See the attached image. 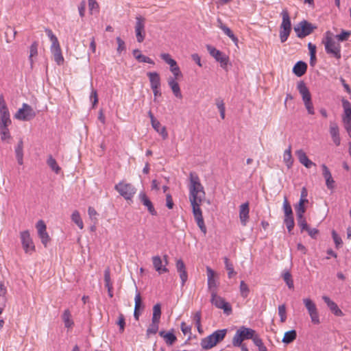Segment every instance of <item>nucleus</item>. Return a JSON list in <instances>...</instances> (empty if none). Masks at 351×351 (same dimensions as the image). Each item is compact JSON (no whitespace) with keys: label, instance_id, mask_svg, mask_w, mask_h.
Here are the masks:
<instances>
[{"label":"nucleus","instance_id":"nucleus-1","mask_svg":"<svg viewBox=\"0 0 351 351\" xmlns=\"http://www.w3.org/2000/svg\"><path fill=\"white\" fill-rule=\"evenodd\" d=\"M189 201L192 206L195 220L204 234H206V227L204 223L200 205L205 199V191L200 182L198 176L190 173Z\"/></svg>","mask_w":351,"mask_h":351},{"label":"nucleus","instance_id":"nucleus-2","mask_svg":"<svg viewBox=\"0 0 351 351\" xmlns=\"http://www.w3.org/2000/svg\"><path fill=\"white\" fill-rule=\"evenodd\" d=\"M260 337L256 331L252 328L241 326L238 329L233 337L232 344L234 346H240L241 343L245 339H252L254 343V339Z\"/></svg>","mask_w":351,"mask_h":351},{"label":"nucleus","instance_id":"nucleus-3","mask_svg":"<svg viewBox=\"0 0 351 351\" xmlns=\"http://www.w3.org/2000/svg\"><path fill=\"white\" fill-rule=\"evenodd\" d=\"M226 332V329L217 330L202 339L200 343L202 348L204 350L211 349L224 339Z\"/></svg>","mask_w":351,"mask_h":351},{"label":"nucleus","instance_id":"nucleus-4","mask_svg":"<svg viewBox=\"0 0 351 351\" xmlns=\"http://www.w3.org/2000/svg\"><path fill=\"white\" fill-rule=\"evenodd\" d=\"M327 32V35L323 39L322 43L324 45L326 52L331 56L339 60L341 58V45L336 42Z\"/></svg>","mask_w":351,"mask_h":351},{"label":"nucleus","instance_id":"nucleus-5","mask_svg":"<svg viewBox=\"0 0 351 351\" xmlns=\"http://www.w3.org/2000/svg\"><path fill=\"white\" fill-rule=\"evenodd\" d=\"M114 189L126 200H131L136 192V188L132 184L125 181L117 184Z\"/></svg>","mask_w":351,"mask_h":351},{"label":"nucleus","instance_id":"nucleus-6","mask_svg":"<svg viewBox=\"0 0 351 351\" xmlns=\"http://www.w3.org/2000/svg\"><path fill=\"white\" fill-rule=\"evenodd\" d=\"M136 23L134 26L135 36L138 43H141L145 40L146 32H145V21L146 19L141 16L137 15L135 17Z\"/></svg>","mask_w":351,"mask_h":351},{"label":"nucleus","instance_id":"nucleus-7","mask_svg":"<svg viewBox=\"0 0 351 351\" xmlns=\"http://www.w3.org/2000/svg\"><path fill=\"white\" fill-rule=\"evenodd\" d=\"M315 29H316V26L305 20L300 22L297 26L294 27L297 36L301 38L311 34Z\"/></svg>","mask_w":351,"mask_h":351},{"label":"nucleus","instance_id":"nucleus-8","mask_svg":"<svg viewBox=\"0 0 351 351\" xmlns=\"http://www.w3.org/2000/svg\"><path fill=\"white\" fill-rule=\"evenodd\" d=\"M36 116V112L33 108L27 104H23L22 108L14 115V118L21 121H29L34 119Z\"/></svg>","mask_w":351,"mask_h":351},{"label":"nucleus","instance_id":"nucleus-9","mask_svg":"<svg viewBox=\"0 0 351 351\" xmlns=\"http://www.w3.org/2000/svg\"><path fill=\"white\" fill-rule=\"evenodd\" d=\"M303 303L308 311L312 323L319 324L320 323L319 316L315 302L310 298H304Z\"/></svg>","mask_w":351,"mask_h":351},{"label":"nucleus","instance_id":"nucleus-10","mask_svg":"<svg viewBox=\"0 0 351 351\" xmlns=\"http://www.w3.org/2000/svg\"><path fill=\"white\" fill-rule=\"evenodd\" d=\"M20 237L25 252L32 254L35 251V245L31 238L29 232L28 230L21 232Z\"/></svg>","mask_w":351,"mask_h":351},{"label":"nucleus","instance_id":"nucleus-11","mask_svg":"<svg viewBox=\"0 0 351 351\" xmlns=\"http://www.w3.org/2000/svg\"><path fill=\"white\" fill-rule=\"evenodd\" d=\"M210 302L217 308L223 309L226 314L230 315L232 313V310L230 304L226 302L223 298L217 295V293H215V296H211Z\"/></svg>","mask_w":351,"mask_h":351},{"label":"nucleus","instance_id":"nucleus-12","mask_svg":"<svg viewBox=\"0 0 351 351\" xmlns=\"http://www.w3.org/2000/svg\"><path fill=\"white\" fill-rule=\"evenodd\" d=\"M163 258L164 260L162 261L159 256H154L152 258L153 266L159 274L169 271L167 267L168 265L167 255H164Z\"/></svg>","mask_w":351,"mask_h":351},{"label":"nucleus","instance_id":"nucleus-13","mask_svg":"<svg viewBox=\"0 0 351 351\" xmlns=\"http://www.w3.org/2000/svg\"><path fill=\"white\" fill-rule=\"evenodd\" d=\"M36 228L37 229L38 235L40 239L41 243L44 245L45 247H47L51 239L48 233L47 232V226L45 222L43 220H39L36 225Z\"/></svg>","mask_w":351,"mask_h":351},{"label":"nucleus","instance_id":"nucleus-14","mask_svg":"<svg viewBox=\"0 0 351 351\" xmlns=\"http://www.w3.org/2000/svg\"><path fill=\"white\" fill-rule=\"evenodd\" d=\"M206 49L210 56H212L217 62L221 63V66L222 67H224L227 65L228 59L222 52L210 45H206Z\"/></svg>","mask_w":351,"mask_h":351},{"label":"nucleus","instance_id":"nucleus-15","mask_svg":"<svg viewBox=\"0 0 351 351\" xmlns=\"http://www.w3.org/2000/svg\"><path fill=\"white\" fill-rule=\"evenodd\" d=\"M206 272L208 276V289L210 293L211 296H215L217 292V282L215 279V271L209 267H206Z\"/></svg>","mask_w":351,"mask_h":351},{"label":"nucleus","instance_id":"nucleus-16","mask_svg":"<svg viewBox=\"0 0 351 351\" xmlns=\"http://www.w3.org/2000/svg\"><path fill=\"white\" fill-rule=\"evenodd\" d=\"M295 155L299 162L303 165L306 168H311L312 166H316L315 163L312 162L306 156L305 152L302 149H298L295 151Z\"/></svg>","mask_w":351,"mask_h":351},{"label":"nucleus","instance_id":"nucleus-17","mask_svg":"<svg viewBox=\"0 0 351 351\" xmlns=\"http://www.w3.org/2000/svg\"><path fill=\"white\" fill-rule=\"evenodd\" d=\"M176 267L181 279L182 286L183 287L188 279L185 264L182 259H178L176 261Z\"/></svg>","mask_w":351,"mask_h":351},{"label":"nucleus","instance_id":"nucleus-18","mask_svg":"<svg viewBox=\"0 0 351 351\" xmlns=\"http://www.w3.org/2000/svg\"><path fill=\"white\" fill-rule=\"evenodd\" d=\"M249 213L250 208L248 202L243 203L239 206V219L243 226H246L248 221Z\"/></svg>","mask_w":351,"mask_h":351},{"label":"nucleus","instance_id":"nucleus-19","mask_svg":"<svg viewBox=\"0 0 351 351\" xmlns=\"http://www.w3.org/2000/svg\"><path fill=\"white\" fill-rule=\"evenodd\" d=\"M343 108V115L342 120L344 124L351 123V103L346 99L341 100Z\"/></svg>","mask_w":351,"mask_h":351},{"label":"nucleus","instance_id":"nucleus-20","mask_svg":"<svg viewBox=\"0 0 351 351\" xmlns=\"http://www.w3.org/2000/svg\"><path fill=\"white\" fill-rule=\"evenodd\" d=\"M322 300L327 304L331 312L336 316L341 317L343 315L342 311L338 307L337 304L330 300V298L326 295L322 296Z\"/></svg>","mask_w":351,"mask_h":351},{"label":"nucleus","instance_id":"nucleus-21","mask_svg":"<svg viewBox=\"0 0 351 351\" xmlns=\"http://www.w3.org/2000/svg\"><path fill=\"white\" fill-rule=\"evenodd\" d=\"M297 88L302 95L304 104L311 101V93L306 87V84L303 82H300L298 84Z\"/></svg>","mask_w":351,"mask_h":351},{"label":"nucleus","instance_id":"nucleus-22","mask_svg":"<svg viewBox=\"0 0 351 351\" xmlns=\"http://www.w3.org/2000/svg\"><path fill=\"white\" fill-rule=\"evenodd\" d=\"M139 199L142 204L147 207V210L152 215H156L157 213L153 206L152 202L144 192H141L138 195Z\"/></svg>","mask_w":351,"mask_h":351},{"label":"nucleus","instance_id":"nucleus-23","mask_svg":"<svg viewBox=\"0 0 351 351\" xmlns=\"http://www.w3.org/2000/svg\"><path fill=\"white\" fill-rule=\"evenodd\" d=\"M1 123L0 126H8L11 123L10 112L7 106H3L0 108Z\"/></svg>","mask_w":351,"mask_h":351},{"label":"nucleus","instance_id":"nucleus-24","mask_svg":"<svg viewBox=\"0 0 351 351\" xmlns=\"http://www.w3.org/2000/svg\"><path fill=\"white\" fill-rule=\"evenodd\" d=\"M330 134L334 143L338 146L340 145L341 139L339 137V127L335 123H330Z\"/></svg>","mask_w":351,"mask_h":351},{"label":"nucleus","instance_id":"nucleus-25","mask_svg":"<svg viewBox=\"0 0 351 351\" xmlns=\"http://www.w3.org/2000/svg\"><path fill=\"white\" fill-rule=\"evenodd\" d=\"M51 51L53 56L54 61L58 65L62 64L64 62V58L62 54L60 45L56 46H51Z\"/></svg>","mask_w":351,"mask_h":351},{"label":"nucleus","instance_id":"nucleus-26","mask_svg":"<svg viewBox=\"0 0 351 351\" xmlns=\"http://www.w3.org/2000/svg\"><path fill=\"white\" fill-rule=\"evenodd\" d=\"M167 82H168V84H169V87L171 88L173 95L176 97L181 99L182 97V93L180 91V86H179L178 83L176 82V80H175V79L173 78L172 77H170L168 78Z\"/></svg>","mask_w":351,"mask_h":351},{"label":"nucleus","instance_id":"nucleus-27","mask_svg":"<svg viewBox=\"0 0 351 351\" xmlns=\"http://www.w3.org/2000/svg\"><path fill=\"white\" fill-rule=\"evenodd\" d=\"M132 54L134 57V58L138 62H145L148 63L150 64H154L155 62L152 59L150 58L145 56L143 55L139 49H134L132 51Z\"/></svg>","mask_w":351,"mask_h":351},{"label":"nucleus","instance_id":"nucleus-28","mask_svg":"<svg viewBox=\"0 0 351 351\" xmlns=\"http://www.w3.org/2000/svg\"><path fill=\"white\" fill-rule=\"evenodd\" d=\"M147 75L149 80L151 88L160 87V77L157 72H148Z\"/></svg>","mask_w":351,"mask_h":351},{"label":"nucleus","instance_id":"nucleus-29","mask_svg":"<svg viewBox=\"0 0 351 351\" xmlns=\"http://www.w3.org/2000/svg\"><path fill=\"white\" fill-rule=\"evenodd\" d=\"M307 64L302 61L298 62L293 68V73L298 77L302 76L306 71Z\"/></svg>","mask_w":351,"mask_h":351},{"label":"nucleus","instance_id":"nucleus-30","mask_svg":"<svg viewBox=\"0 0 351 351\" xmlns=\"http://www.w3.org/2000/svg\"><path fill=\"white\" fill-rule=\"evenodd\" d=\"M280 14L282 21L280 28L291 29V19L287 10H283Z\"/></svg>","mask_w":351,"mask_h":351},{"label":"nucleus","instance_id":"nucleus-31","mask_svg":"<svg viewBox=\"0 0 351 351\" xmlns=\"http://www.w3.org/2000/svg\"><path fill=\"white\" fill-rule=\"evenodd\" d=\"M152 126L164 140L167 138L168 132L167 131L166 127L162 126L158 120H156V125L154 122L152 123Z\"/></svg>","mask_w":351,"mask_h":351},{"label":"nucleus","instance_id":"nucleus-32","mask_svg":"<svg viewBox=\"0 0 351 351\" xmlns=\"http://www.w3.org/2000/svg\"><path fill=\"white\" fill-rule=\"evenodd\" d=\"M159 335L164 339L167 345H172L177 339L176 335L171 332L160 331Z\"/></svg>","mask_w":351,"mask_h":351},{"label":"nucleus","instance_id":"nucleus-33","mask_svg":"<svg viewBox=\"0 0 351 351\" xmlns=\"http://www.w3.org/2000/svg\"><path fill=\"white\" fill-rule=\"evenodd\" d=\"M283 160L288 168H291L293 163V159L291 155V146L289 145L288 148L284 152Z\"/></svg>","mask_w":351,"mask_h":351},{"label":"nucleus","instance_id":"nucleus-34","mask_svg":"<svg viewBox=\"0 0 351 351\" xmlns=\"http://www.w3.org/2000/svg\"><path fill=\"white\" fill-rule=\"evenodd\" d=\"M297 337V332L295 330L287 331L285 333L282 342L285 344H289L293 342Z\"/></svg>","mask_w":351,"mask_h":351},{"label":"nucleus","instance_id":"nucleus-35","mask_svg":"<svg viewBox=\"0 0 351 351\" xmlns=\"http://www.w3.org/2000/svg\"><path fill=\"white\" fill-rule=\"evenodd\" d=\"M218 23H219V27L220 29L223 30L224 34L227 35L230 38H231L234 42H237L238 39L232 33L231 29L228 27L226 25H223L220 19H218Z\"/></svg>","mask_w":351,"mask_h":351},{"label":"nucleus","instance_id":"nucleus-36","mask_svg":"<svg viewBox=\"0 0 351 351\" xmlns=\"http://www.w3.org/2000/svg\"><path fill=\"white\" fill-rule=\"evenodd\" d=\"M47 163L49 167L53 171L56 173H59L60 171V167L58 165L56 160L51 156H49L47 158Z\"/></svg>","mask_w":351,"mask_h":351},{"label":"nucleus","instance_id":"nucleus-37","mask_svg":"<svg viewBox=\"0 0 351 351\" xmlns=\"http://www.w3.org/2000/svg\"><path fill=\"white\" fill-rule=\"evenodd\" d=\"M38 43L36 41H34L30 46L29 48V60L30 61L31 66H33V58L36 57L38 55Z\"/></svg>","mask_w":351,"mask_h":351},{"label":"nucleus","instance_id":"nucleus-38","mask_svg":"<svg viewBox=\"0 0 351 351\" xmlns=\"http://www.w3.org/2000/svg\"><path fill=\"white\" fill-rule=\"evenodd\" d=\"M160 58L170 66V69H173V67L178 66L176 61L171 57L170 54L161 53Z\"/></svg>","mask_w":351,"mask_h":351},{"label":"nucleus","instance_id":"nucleus-39","mask_svg":"<svg viewBox=\"0 0 351 351\" xmlns=\"http://www.w3.org/2000/svg\"><path fill=\"white\" fill-rule=\"evenodd\" d=\"M159 323L160 322L158 321L152 320V324L146 331V335L148 337L150 335H154L158 332Z\"/></svg>","mask_w":351,"mask_h":351},{"label":"nucleus","instance_id":"nucleus-40","mask_svg":"<svg viewBox=\"0 0 351 351\" xmlns=\"http://www.w3.org/2000/svg\"><path fill=\"white\" fill-rule=\"evenodd\" d=\"M71 313L69 310L66 309L64 311L62 315V319L64 323V326L66 328H70L73 326V322L71 319Z\"/></svg>","mask_w":351,"mask_h":351},{"label":"nucleus","instance_id":"nucleus-41","mask_svg":"<svg viewBox=\"0 0 351 351\" xmlns=\"http://www.w3.org/2000/svg\"><path fill=\"white\" fill-rule=\"evenodd\" d=\"M71 219L80 229H83L84 223L77 210H75L72 213Z\"/></svg>","mask_w":351,"mask_h":351},{"label":"nucleus","instance_id":"nucleus-42","mask_svg":"<svg viewBox=\"0 0 351 351\" xmlns=\"http://www.w3.org/2000/svg\"><path fill=\"white\" fill-rule=\"evenodd\" d=\"M304 200L300 199L299 204L295 206V212L297 215V218H301V217H304V213L306 211L304 207Z\"/></svg>","mask_w":351,"mask_h":351},{"label":"nucleus","instance_id":"nucleus-43","mask_svg":"<svg viewBox=\"0 0 351 351\" xmlns=\"http://www.w3.org/2000/svg\"><path fill=\"white\" fill-rule=\"evenodd\" d=\"M161 316V306L160 304H156L153 307V315L152 320L158 321L160 320Z\"/></svg>","mask_w":351,"mask_h":351},{"label":"nucleus","instance_id":"nucleus-44","mask_svg":"<svg viewBox=\"0 0 351 351\" xmlns=\"http://www.w3.org/2000/svg\"><path fill=\"white\" fill-rule=\"evenodd\" d=\"M239 289H240V292H241V295L243 298H245L248 296L249 293H250V289H249L247 285L243 280L241 281V282H240Z\"/></svg>","mask_w":351,"mask_h":351},{"label":"nucleus","instance_id":"nucleus-45","mask_svg":"<svg viewBox=\"0 0 351 351\" xmlns=\"http://www.w3.org/2000/svg\"><path fill=\"white\" fill-rule=\"evenodd\" d=\"M224 263L226 266V269L228 271V278H232V275L235 274L233 265L230 263L229 259L228 258H224Z\"/></svg>","mask_w":351,"mask_h":351},{"label":"nucleus","instance_id":"nucleus-46","mask_svg":"<svg viewBox=\"0 0 351 351\" xmlns=\"http://www.w3.org/2000/svg\"><path fill=\"white\" fill-rule=\"evenodd\" d=\"M283 209H284V212H285V217H292L293 216L292 208H291L289 203L288 202L287 197H285V200L283 202Z\"/></svg>","mask_w":351,"mask_h":351},{"label":"nucleus","instance_id":"nucleus-47","mask_svg":"<svg viewBox=\"0 0 351 351\" xmlns=\"http://www.w3.org/2000/svg\"><path fill=\"white\" fill-rule=\"evenodd\" d=\"M283 280L286 282L289 289L293 288V281L292 280L291 274L289 271H286L282 275Z\"/></svg>","mask_w":351,"mask_h":351},{"label":"nucleus","instance_id":"nucleus-48","mask_svg":"<svg viewBox=\"0 0 351 351\" xmlns=\"http://www.w3.org/2000/svg\"><path fill=\"white\" fill-rule=\"evenodd\" d=\"M1 139L6 141L10 138V134L8 126H0Z\"/></svg>","mask_w":351,"mask_h":351},{"label":"nucleus","instance_id":"nucleus-49","mask_svg":"<svg viewBox=\"0 0 351 351\" xmlns=\"http://www.w3.org/2000/svg\"><path fill=\"white\" fill-rule=\"evenodd\" d=\"M284 223L286 225L289 232H291L295 225L293 217H285Z\"/></svg>","mask_w":351,"mask_h":351},{"label":"nucleus","instance_id":"nucleus-50","mask_svg":"<svg viewBox=\"0 0 351 351\" xmlns=\"http://www.w3.org/2000/svg\"><path fill=\"white\" fill-rule=\"evenodd\" d=\"M45 32L52 43L51 46L60 45L57 37L53 34V32L51 29H46Z\"/></svg>","mask_w":351,"mask_h":351},{"label":"nucleus","instance_id":"nucleus-51","mask_svg":"<svg viewBox=\"0 0 351 351\" xmlns=\"http://www.w3.org/2000/svg\"><path fill=\"white\" fill-rule=\"evenodd\" d=\"M291 29L280 28V39L281 43H285L288 39Z\"/></svg>","mask_w":351,"mask_h":351},{"label":"nucleus","instance_id":"nucleus-52","mask_svg":"<svg viewBox=\"0 0 351 351\" xmlns=\"http://www.w3.org/2000/svg\"><path fill=\"white\" fill-rule=\"evenodd\" d=\"M88 8L90 14L99 12V4L96 0H88Z\"/></svg>","mask_w":351,"mask_h":351},{"label":"nucleus","instance_id":"nucleus-53","mask_svg":"<svg viewBox=\"0 0 351 351\" xmlns=\"http://www.w3.org/2000/svg\"><path fill=\"white\" fill-rule=\"evenodd\" d=\"M278 315L280 317V322L284 323L287 319L286 306L285 304L278 306Z\"/></svg>","mask_w":351,"mask_h":351},{"label":"nucleus","instance_id":"nucleus-54","mask_svg":"<svg viewBox=\"0 0 351 351\" xmlns=\"http://www.w3.org/2000/svg\"><path fill=\"white\" fill-rule=\"evenodd\" d=\"M298 225L300 228L301 231L306 230L309 227L304 217L297 218Z\"/></svg>","mask_w":351,"mask_h":351},{"label":"nucleus","instance_id":"nucleus-55","mask_svg":"<svg viewBox=\"0 0 351 351\" xmlns=\"http://www.w3.org/2000/svg\"><path fill=\"white\" fill-rule=\"evenodd\" d=\"M254 344L258 347L259 351H268L267 348L264 345L262 339L260 337L255 338Z\"/></svg>","mask_w":351,"mask_h":351},{"label":"nucleus","instance_id":"nucleus-56","mask_svg":"<svg viewBox=\"0 0 351 351\" xmlns=\"http://www.w3.org/2000/svg\"><path fill=\"white\" fill-rule=\"evenodd\" d=\"M322 169V175L324 178L325 180H327V179H330L332 178V174L328 168V167L325 164H322L321 165Z\"/></svg>","mask_w":351,"mask_h":351},{"label":"nucleus","instance_id":"nucleus-57","mask_svg":"<svg viewBox=\"0 0 351 351\" xmlns=\"http://www.w3.org/2000/svg\"><path fill=\"white\" fill-rule=\"evenodd\" d=\"M117 323L119 326V331L123 332L124 331L125 322L124 315L122 313L119 315L118 321Z\"/></svg>","mask_w":351,"mask_h":351},{"label":"nucleus","instance_id":"nucleus-58","mask_svg":"<svg viewBox=\"0 0 351 351\" xmlns=\"http://www.w3.org/2000/svg\"><path fill=\"white\" fill-rule=\"evenodd\" d=\"M15 153H16V156H23V143L22 139H21L19 141L17 146L15 149Z\"/></svg>","mask_w":351,"mask_h":351},{"label":"nucleus","instance_id":"nucleus-59","mask_svg":"<svg viewBox=\"0 0 351 351\" xmlns=\"http://www.w3.org/2000/svg\"><path fill=\"white\" fill-rule=\"evenodd\" d=\"M351 35L350 31H342L340 34L337 35V38L339 41H346L348 39L349 36Z\"/></svg>","mask_w":351,"mask_h":351},{"label":"nucleus","instance_id":"nucleus-60","mask_svg":"<svg viewBox=\"0 0 351 351\" xmlns=\"http://www.w3.org/2000/svg\"><path fill=\"white\" fill-rule=\"evenodd\" d=\"M134 301H135L134 309L139 310L141 306L143 307V304H142L141 294L138 291H136Z\"/></svg>","mask_w":351,"mask_h":351},{"label":"nucleus","instance_id":"nucleus-61","mask_svg":"<svg viewBox=\"0 0 351 351\" xmlns=\"http://www.w3.org/2000/svg\"><path fill=\"white\" fill-rule=\"evenodd\" d=\"M116 40L118 44L117 52L121 53L123 51L125 50V42L120 37H117Z\"/></svg>","mask_w":351,"mask_h":351},{"label":"nucleus","instance_id":"nucleus-62","mask_svg":"<svg viewBox=\"0 0 351 351\" xmlns=\"http://www.w3.org/2000/svg\"><path fill=\"white\" fill-rule=\"evenodd\" d=\"M86 5L85 1H82L78 5L79 14L82 18L85 15Z\"/></svg>","mask_w":351,"mask_h":351},{"label":"nucleus","instance_id":"nucleus-63","mask_svg":"<svg viewBox=\"0 0 351 351\" xmlns=\"http://www.w3.org/2000/svg\"><path fill=\"white\" fill-rule=\"evenodd\" d=\"M170 71L173 73V77H172L174 78L175 80L178 79L180 77H182V72L178 66L176 67H173V69H170Z\"/></svg>","mask_w":351,"mask_h":351},{"label":"nucleus","instance_id":"nucleus-64","mask_svg":"<svg viewBox=\"0 0 351 351\" xmlns=\"http://www.w3.org/2000/svg\"><path fill=\"white\" fill-rule=\"evenodd\" d=\"M180 328L182 332L184 335L191 334V326L186 325V324L182 322L180 324Z\"/></svg>","mask_w":351,"mask_h":351}]
</instances>
